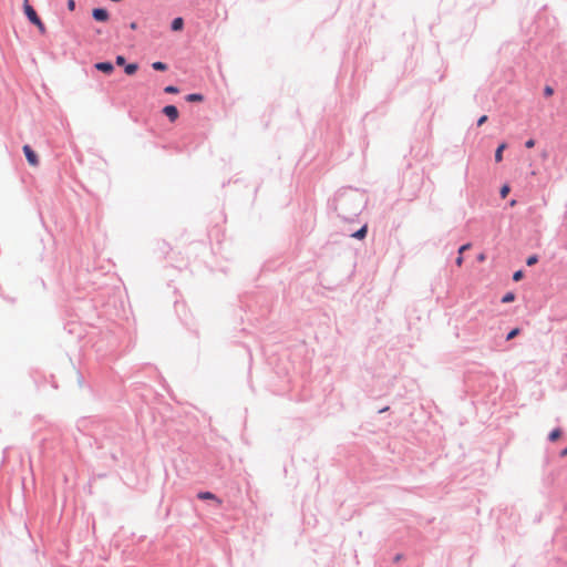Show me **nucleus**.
<instances>
[{
  "instance_id": "1",
  "label": "nucleus",
  "mask_w": 567,
  "mask_h": 567,
  "mask_svg": "<svg viewBox=\"0 0 567 567\" xmlns=\"http://www.w3.org/2000/svg\"><path fill=\"white\" fill-rule=\"evenodd\" d=\"M23 153H24V155L27 157L28 163L31 166H38L39 165V158H38L37 154L34 153V151L29 145H24L23 146Z\"/></svg>"
},
{
  "instance_id": "2",
  "label": "nucleus",
  "mask_w": 567,
  "mask_h": 567,
  "mask_svg": "<svg viewBox=\"0 0 567 567\" xmlns=\"http://www.w3.org/2000/svg\"><path fill=\"white\" fill-rule=\"evenodd\" d=\"M92 16L96 21H100V22H105L109 20V12L102 8L93 9Z\"/></svg>"
},
{
  "instance_id": "3",
  "label": "nucleus",
  "mask_w": 567,
  "mask_h": 567,
  "mask_svg": "<svg viewBox=\"0 0 567 567\" xmlns=\"http://www.w3.org/2000/svg\"><path fill=\"white\" fill-rule=\"evenodd\" d=\"M163 113L169 118L171 122H175L178 118V110L174 105H166L163 109Z\"/></svg>"
},
{
  "instance_id": "4",
  "label": "nucleus",
  "mask_w": 567,
  "mask_h": 567,
  "mask_svg": "<svg viewBox=\"0 0 567 567\" xmlns=\"http://www.w3.org/2000/svg\"><path fill=\"white\" fill-rule=\"evenodd\" d=\"M94 68L105 74H111L114 71V65L111 62H97Z\"/></svg>"
},
{
  "instance_id": "5",
  "label": "nucleus",
  "mask_w": 567,
  "mask_h": 567,
  "mask_svg": "<svg viewBox=\"0 0 567 567\" xmlns=\"http://www.w3.org/2000/svg\"><path fill=\"white\" fill-rule=\"evenodd\" d=\"M197 497H198L199 499H204V501H206V499L216 501V503H217L218 505H220V504H221V501H220L219 498H217V497H216V495H215V494H213V493H210V492H199V493L197 494Z\"/></svg>"
},
{
  "instance_id": "6",
  "label": "nucleus",
  "mask_w": 567,
  "mask_h": 567,
  "mask_svg": "<svg viewBox=\"0 0 567 567\" xmlns=\"http://www.w3.org/2000/svg\"><path fill=\"white\" fill-rule=\"evenodd\" d=\"M24 12L30 21L38 17L35 10L28 2L24 4Z\"/></svg>"
},
{
  "instance_id": "7",
  "label": "nucleus",
  "mask_w": 567,
  "mask_h": 567,
  "mask_svg": "<svg viewBox=\"0 0 567 567\" xmlns=\"http://www.w3.org/2000/svg\"><path fill=\"white\" fill-rule=\"evenodd\" d=\"M184 27V20L183 18H175L172 22V30L173 31H181Z\"/></svg>"
},
{
  "instance_id": "8",
  "label": "nucleus",
  "mask_w": 567,
  "mask_h": 567,
  "mask_svg": "<svg viewBox=\"0 0 567 567\" xmlns=\"http://www.w3.org/2000/svg\"><path fill=\"white\" fill-rule=\"evenodd\" d=\"M506 144L505 143H502L498 145V147L496 148V152H495V161L498 163L503 159V152L504 150L506 148Z\"/></svg>"
},
{
  "instance_id": "9",
  "label": "nucleus",
  "mask_w": 567,
  "mask_h": 567,
  "mask_svg": "<svg viewBox=\"0 0 567 567\" xmlns=\"http://www.w3.org/2000/svg\"><path fill=\"white\" fill-rule=\"evenodd\" d=\"M367 230H368V227L367 226H363L361 227L358 231H355L352 237L357 238V239H362L365 237L367 235Z\"/></svg>"
},
{
  "instance_id": "10",
  "label": "nucleus",
  "mask_w": 567,
  "mask_h": 567,
  "mask_svg": "<svg viewBox=\"0 0 567 567\" xmlns=\"http://www.w3.org/2000/svg\"><path fill=\"white\" fill-rule=\"evenodd\" d=\"M138 66L135 63H131L125 65V73L127 75H133L137 71Z\"/></svg>"
},
{
  "instance_id": "11",
  "label": "nucleus",
  "mask_w": 567,
  "mask_h": 567,
  "mask_svg": "<svg viewBox=\"0 0 567 567\" xmlns=\"http://www.w3.org/2000/svg\"><path fill=\"white\" fill-rule=\"evenodd\" d=\"M203 99V95L198 93H193L187 96V101L189 102H202Z\"/></svg>"
},
{
  "instance_id": "12",
  "label": "nucleus",
  "mask_w": 567,
  "mask_h": 567,
  "mask_svg": "<svg viewBox=\"0 0 567 567\" xmlns=\"http://www.w3.org/2000/svg\"><path fill=\"white\" fill-rule=\"evenodd\" d=\"M152 68L154 70H156V71H166L167 70V65L165 63H163V62H159V61L154 62L152 64Z\"/></svg>"
},
{
  "instance_id": "13",
  "label": "nucleus",
  "mask_w": 567,
  "mask_h": 567,
  "mask_svg": "<svg viewBox=\"0 0 567 567\" xmlns=\"http://www.w3.org/2000/svg\"><path fill=\"white\" fill-rule=\"evenodd\" d=\"M515 300V295L513 292H507L503 298L502 302L508 303Z\"/></svg>"
},
{
  "instance_id": "14",
  "label": "nucleus",
  "mask_w": 567,
  "mask_h": 567,
  "mask_svg": "<svg viewBox=\"0 0 567 567\" xmlns=\"http://www.w3.org/2000/svg\"><path fill=\"white\" fill-rule=\"evenodd\" d=\"M520 332V330L518 328H514L513 330L509 331V333L507 334L506 339L507 340H512L514 339L516 336H518Z\"/></svg>"
},
{
  "instance_id": "15",
  "label": "nucleus",
  "mask_w": 567,
  "mask_h": 567,
  "mask_svg": "<svg viewBox=\"0 0 567 567\" xmlns=\"http://www.w3.org/2000/svg\"><path fill=\"white\" fill-rule=\"evenodd\" d=\"M509 190H511V188L508 185H503L499 190L501 197L505 198L508 195Z\"/></svg>"
},
{
  "instance_id": "16",
  "label": "nucleus",
  "mask_w": 567,
  "mask_h": 567,
  "mask_svg": "<svg viewBox=\"0 0 567 567\" xmlns=\"http://www.w3.org/2000/svg\"><path fill=\"white\" fill-rule=\"evenodd\" d=\"M560 436V431L558 429L554 430L549 434L550 441H556Z\"/></svg>"
},
{
  "instance_id": "17",
  "label": "nucleus",
  "mask_w": 567,
  "mask_h": 567,
  "mask_svg": "<svg viewBox=\"0 0 567 567\" xmlns=\"http://www.w3.org/2000/svg\"><path fill=\"white\" fill-rule=\"evenodd\" d=\"M164 91L166 93H169V94H175V93H178V89L176 86H173V85H168L164 89Z\"/></svg>"
},
{
  "instance_id": "18",
  "label": "nucleus",
  "mask_w": 567,
  "mask_h": 567,
  "mask_svg": "<svg viewBox=\"0 0 567 567\" xmlns=\"http://www.w3.org/2000/svg\"><path fill=\"white\" fill-rule=\"evenodd\" d=\"M537 256L533 255L527 258L526 264L527 266H533L537 262Z\"/></svg>"
},
{
  "instance_id": "19",
  "label": "nucleus",
  "mask_w": 567,
  "mask_h": 567,
  "mask_svg": "<svg viewBox=\"0 0 567 567\" xmlns=\"http://www.w3.org/2000/svg\"><path fill=\"white\" fill-rule=\"evenodd\" d=\"M115 62L120 66L125 65V58L123 55H117Z\"/></svg>"
},
{
  "instance_id": "20",
  "label": "nucleus",
  "mask_w": 567,
  "mask_h": 567,
  "mask_svg": "<svg viewBox=\"0 0 567 567\" xmlns=\"http://www.w3.org/2000/svg\"><path fill=\"white\" fill-rule=\"evenodd\" d=\"M522 277H523V271H522V270H518V271H516V272L513 275V279H514L515 281L520 280V279H522Z\"/></svg>"
},
{
  "instance_id": "21",
  "label": "nucleus",
  "mask_w": 567,
  "mask_h": 567,
  "mask_svg": "<svg viewBox=\"0 0 567 567\" xmlns=\"http://www.w3.org/2000/svg\"><path fill=\"white\" fill-rule=\"evenodd\" d=\"M544 93H545V95H546V96H550V95H553L554 90H553V87H551V86H548V85H547V86L544 89Z\"/></svg>"
},
{
  "instance_id": "22",
  "label": "nucleus",
  "mask_w": 567,
  "mask_h": 567,
  "mask_svg": "<svg viewBox=\"0 0 567 567\" xmlns=\"http://www.w3.org/2000/svg\"><path fill=\"white\" fill-rule=\"evenodd\" d=\"M470 247H471V244H465V245L461 246L458 249V255H462L464 251L470 249Z\"/></svg>"
},
{
  "instance_id": "23",
  "label": "nucleus",
  "mask_w": 567,
  "mask_h": 567,
  "mask_svg": "<svg viewBox=\"0 0 567 567\" xmlns=\"http://www.w3.org/2000/svg\"><path fill=\"white\" fill-rule=\"evenodd\" d=\"M487 121V116L486 115H482L478 121H477V125L481 126L483 125L485 122Z\"/></svg>"
},
{
  "instance_id": "24",
  "label": "nucleus",
  "mask_w": 567,
  "mask_h": 567,
  "mask_svg": "<svg viewBox=\"0 0 567 567\" xmlns=\"http://www.w3.org/2000/svg\"><path fill=\"white\" fill-rule=\"evenodd\" d=\"M534 145H535V141H534V140H532V138H530V140H528V141L525 143V146H526V147H528V148L534 147Z\"/></svg>"
},
{
  "instance_id": "25",
  "label": "nucleus",
  "mask_w": 567,
  "mask_h": 567,
  "mask_svg": "<svg viewBox=\"0 0 567 567\" xmlns=\"http://www.w3.org/2000/svg\"><path fill=\"white\" fill-rule=\"evenodd\" d=\"M68 8H69L70 10H74V8H75V1H74V0H69V1H68Z\"/></svg>"
},
{
  "instance_id": "26",
  "label": "nucleus",
  "mask_w": 567,
  "mask_h": 567,
  "mask_svg": "<svg viewBox=\"0 0 567 567\" xmlns=\"http://www.w3.org/2000/svg\"><path fill=\"white\" fill-rule=\"evenodd\" d=\"M463 260H464V259H463L462 255H460V256L456 258L455 262H456V265H457L458 267H461V266L463 265Z\"/></svg>"
},
{
  "instance_id": "27",
  "label": "nucleus",
  "mask_w": 567,
  "mask_h": 567,
  "mask_svg": "<svg viewBox=\"0 0 567 567\" xmlns=\"http://www.w3.org/2000/svg\"><path fill=\"white\" fill-rule=\"evenodd\" d=\"M33 24H35L37 27L40 25L42 23V21L40 20L39 17H37L34 20L31 21Z\"/></svg>"
},
{
  "instance_id": "28",
  "label": "nucleus",
  "mask_w": 567,
  "mask_h": 567,
  "mask_svg": "<svg viewBox=\"0 0 567 567\" xmlns=\"http://www.w3.org/2000/svg\"><path fill=\"white\" fill-rule=\"evenodd\" d=\"M38 29L41 33H44L45 32V27L43 23H41L40 25H38Z\"/></svg>"
},
{
  "instance_id": "29",
  "label": "nucleus",
  "mask_w": 567,
  "mask_h": 567,
  "mask_svg": "<svg viewBox=\"0 0 567 567\" xmlns=\"http://www.w3.org/2000/svg\"><path fill=\"white\" fill-rule=\"evenodd\" d=\"M485 258H486V257H485V255H484V254H480V255L477 256V260H478V261H481V262H482V261H484V260H485Z\"/></svg>"
},
{
  "instance_id": "30",
  "label": "nucleus",
  "mask_w": 567,
  "mask_h": 567,
  "mask_svg": "<svg viewBox=\"0 0 567 567\" xmlns=\"http://www.w3.org/2000/svg\"><path fill=\"white\" fill-rule=\"evenodd\" d=\"M560 456H563V457L567 456V447L560 452Z\"/></svg>"
},
{
  "instance_id": "31",
  "label": "nucleus",
  "mask_w": 567,
  "mask_h": 567,
  "mask_svg": "<svg viewBox=\"0 0 567 567\" xmlns=\"http://www.w3.org/2000/svg\"><path fill=\"white\" fill-rule=\"evenodd\" d=\"M131 28L136 29V23L135 22L131 23Z\"/></svg>"
}]
</instances>
